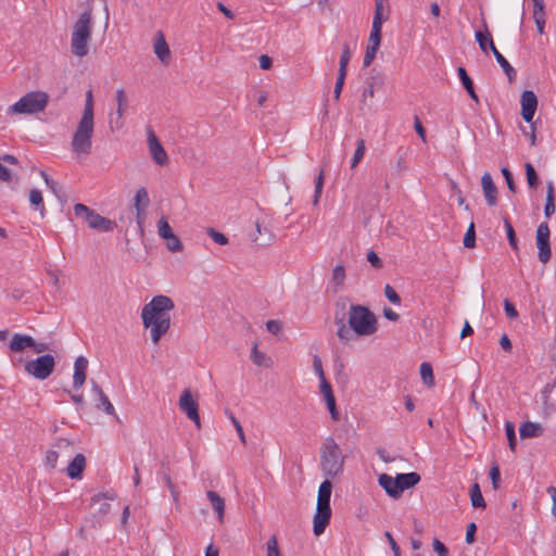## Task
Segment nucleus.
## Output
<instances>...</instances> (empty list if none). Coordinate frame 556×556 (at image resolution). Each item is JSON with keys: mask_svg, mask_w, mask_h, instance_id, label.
Returning <instances> with one entry per match:
<instances>
[{"mask_svg": "<svg viewBox=\"0 0 556 556\" xmlns=\"http://www.w3.org/2000/svg\"><path fill=\"white\" fill-rule=\"evenodd\" d=\"M504 226H505V229H506V233H507V239H508L509 245L514 250H518V242H517L515 230L513 228L511 223L507 218H504Z\"/></svg>", "mask_w": 556, "mask_h": 556, "instance_id": "48", "label": "nucleus"}, {"mask_svg": "<svg viewBox=\"0 0 556 556\" xmlns=\"http://www.w3.org/2000/svg\"><path fill=\"white\" fill-rule=\"evenodd\" d=\"M320 381V392L325 399V402H326V405L329 409V413L331 415V418L333 420H338L339 419V413L337 410V406H336V397L333 395V392H332V387L331 384L328 382V380L326 378H323V380H319Z\"/></svg>", "mask_w": 556, "mask_h": 556, "instance_id": "17", "label": "nucleus"}, {"mask_svg": "<svg viewBox=\"0 0 556 556\" xmlns=\"http://www.w3.org/2000/svg\"><path fill=\"white\" fill-rule=\"evenodd\" d=\"M332 492V483L326 478L318 489L316 511L313 517V532L316 536L323 534L330 522L331 507L330 497Z\"/></svg>", "mask_w": 556, "mask_h": 556, "instance_id": "4", "label": "nucleus"}, {"mask_svg": "<svg viewBox=\"0 0 556 556\" xmlns=\"http://www.w3.org/2000/svg\"><path fill=\"white\" fill-rule=\"evenodd\" d=\"M505 431L506 437L508 440V445L511 452H515L516 450V432H515V425L511 421L505 422Z\"/></svg>", "mask_w": 556, "mask_h": 556, "instance_id": "46", "label": "nucleus"}, {"mask_svg": "<svg viewBox=\"0 0 556 556\" xmlns=\"http://www.w3.org/2000/svg\"><path fill=\"white\" fill-rule=\"evenodd\" d=\"M366 146L364 139H358L356 142V149L353 155L351 167L355 168L365 155Z\"/></svg>", "mask_w": 556, "mask_h": 556, "instance_id": "43", "label": "nucleus"}, {"mask_svg": "<svg viewBox=\"0 0 556 556\" xmlns=\"http://www.w3.org/2000/svg\"><path fill=\"white\" fill-rule=\"evenodd\" d=\"M49 103V94L46 91L35 90L21 97L7 109L9 115L37 114L43 112Z\"/></svg>", "mask_w": 556, "mask_h": 556, "instance_id": "6", "label": "nucleus"}, {"mask_svg": "<svg viewBox=\"0 0 556 556\" xmlns=\"http://www.w3.org/2000/svg\"><path fill=\"white\" fill-rule=\"evenodd\" d=\"M323 186H324V172L321 170L318 174L317 178L315 179V191H314V197H313L314 205L318 204V201H319V198H320V194L323 191Z\"/></svg>", "mask_w": 556, "mask_h": 556, "instance_id": "50", "label": "nucleus"}, {"mask_svg": "<svg viewBox=\"0 0 556 556\" xmlns=\"http://www.w3.org/2000/svg\"><path fill=\"white\" fill-rule=\"evenodd\" d=\"M91 393L97 409H101L105 414L114 416L116 420H119L113 404L111 403L106 394L103 392L101 387L94 380H91Z\"/></svg>", "mask_w": 556, "mask_h": 556, "instance_id": "13", "label": "nucleus"}, {"mask_svg": "<svg viewBox=\"0 0 556 556\" xmlns=\"http://www.w3.org/2000/svg\"><path fill=\"white\" fill-rule=\"evenodd\" d=\"M149 203L150 199L147 189L143 187L139 188L135 195V207L138 217L144 213V208L149 205Z\"/></svg>", "mask_w": 556, "mask_h": 556, "instance_id": "31", "label": "nucleus"}, {"mask_svg": "<svg viewBox=\"0 0 556 556\" xmlns=\"http://www.w3.org/2000/svg\"><path fill=\"white\" fill-rule=\"evenodd\" d=\"M490 49L493 52V55L498 63V65L502 67L503 72L508 77L509 81L514 80L516 77V71L515 68L509 64V62L503 56V54L496 49L493 40H490Z\"/></svg>", "mask_w": 556, "mask_h": 556, "instance_id": "24", "label": "nucleus"}, {"mask_svg": "<svg viewBox=\"0 0 556 556\" xmlns=\"http://www.w3.org/2000/svg\"><path fill=\"white\" fill-rule=\"evenodd\" d=\"M457 73H458L459 79H460L463 86L465 87V89L467 90L469 97L473 101L479 102V98L473 89V83H472L471 78L468 76L466 70L464 67H458Z\"/></svg>", "mask_w": 556, "mask_h": 556, "instance_id": "32", "label": "nucleus"}, {"mask_svg": "<svg viewBox=\"0 0 556 556\" xmlns=\"http://www.w3.org/2000/svg\"><path fill=\"white\" fill-rule=\"evenodd\" d=\"M153 51L156 58L163 63L168 64L170 60V49L162 31H157L153 39Z\"/></svg>", "mask_w": 556, "mask_h": 556, "instance_id": "15", "label": "nucleus"}, {"mask_svg": "<svg viewBox=\"0 0 556 556\" xmlns=\"http://www.w3.org/2000/svg\"><path fill=\"white\" fill-rule=\"evenodd\" d=\"M549 235L551 232L547 223H541L536 228V247L539 250V260L544 264L547 263L552 256Z\"/></svg>", "mask_w": 556, "mask_h": 556, "instance_id": "10", "label": "nucleus"}, {"mask_svg": "<svg viewBox=\"0 0 556 556\" xmlns=\"http://www.w3.org/2000/svg\"><path fill=\"white\" fill-rule=\"evenodd\" d=\"M35 345V339L31 336L14 333L10 340L9 349L11 352L18 353Z\"/></svg>", "mask_w": 556, "mask_h": 556, "instance_id": "19", "label": "nucleus"}, {"mask_svg": "<svg viewBox=\"0 0 556 556\" xmlns=\"http://www.w3.org/2000/svg\"><path fill=\"white\" fill-rule=\"evenodd\" d=\"M556 389V383L546 384L543 391L544 405L548 409L556 410V402L553 400V392Z\"/></svg>", "mask_w": 556, "mask_h": 556, "instance_id": "39", "label": "nucleus"}, {"mask_svg": "<svg viewBox=\"0 0 556 556\" xmlns=\"http://www.w3.org/2000/svg\"><path fill=\"white\" fill-rule=\"evenodd\" d=\"M336 324L338 326L337 336L341 343L348 344L357 338L356 333L351 328V326L346 325L343 319H340V320L336 319Z\"/></svg>", "mask_w": 556, "mask_h": 556, "instance_id": "27", "label": "nucleus"}, {"mask_svg": "<svg viewBox=\"0 0 556 556\" xmlns=\"http://www.w3.org/2000/svg\"><path fill=\"white\" fill-rule=\"evenodd\" d=\"M59 458V452L54 450H50L46 454L45 465L50 469H54L56 467Z\"/></svg>", "mask_w": 556, "mask_h": 556, "instance_id": "53", "label": "nucleus"}, {"mask_svg": "<svg viewBox=\"0 0 556 556\" xmlns=\"http://www.w3.org/2000/svg\"><path fill=\"white\" fill-rule=\"evenodd\" d=\"M86 467V458L81 453L76 454L66 468V473L72 479H80Z\"/></svg>", "mask_w": 556, "mask_h": 556, "instance_id": "21", "label": "nucleus"}, {"mask_svg": "<svg viewBox=\"0 0 556 556\" xmlns=\"http://www.w3.org/2000/svg\"><path fill=\"white\" fill-rule=\"evenodd\" d=\"M115 100L117 102V109H116L117 121L115 122V128L119 129L123 127L122 119H123V116L128 106V99H127V96H126L124 89L121 88V89L116 90Z\"/></svg>", "mask_w": 556, "mask_h": 556, "instance_id": "25", "label": "nucleus"}, {"mask_svg": "<svg viewBox=\"0 0 556 556\" xmlns=\"http://www.w3.org/2000/svg\"><path fill=\"white\" fill-rule=\"evenodd\" d=\"M157 233L163 240L174 233L165 216H162L157 223Z\"/></svg>", "mask_w": 556, "mask_h": 556, "instance_id": "44", "label": "nucleus"}, {"mask_svg": "<svg viewBox=\"0 0 556 556\" xmlns=\"http://www.w3.org/2000/svg\"><path fill=\"white\" fill-rule=\"evenodd\" d=\"M476 531H477V526L475 522H470L468 526H467V531H466V542L468 544H471L473 543L475 541V534H476Z\"/></svg>", "mask_w": 556, "mask_h": 556, "instance_id": "63", "label": "nucleus"}, {"mask_svg": "<svg viewBox=\"0 0 556 556\" xmlns=\"http://www.w3.org/2000/svg\"><path fill=\"white\" fill-rule=\"evenodd\" d=\"M525 169H526V177H527L528 186L531 189H536L539 186V176H538L533 165L531 163H526Z\"/></svg>", "mask_w": 556, "mask_h": 556, "instance_id": "41", "label": "nucleus"}, {"mask_svg": "<svg viewBox=\"0 0 556 556\" xmlns=\"http://www.w3.org/2000/svg\"><path fill=\"white\" fill-rule=\"evenodd\" d=\"M88 359L85 356H78L74 363L73 387L79 390L87 378Z\"/></svg>", "mask_w": 556, "mask_h": 556, "instance_id": "16", "label": "nucleus"}, {"mask_svg": "<svg viewBox=\"0 0 556 556\" xmlns=\"http://www.w3.org/2000/svg\"><path fill=\"white\" fill-rule=\"evenodd\" d=\"M313 369L316 372V375L318 376L319 380H323V378H326L324 369H323V362L318 355H314V357H313Z\"/></svg>", "mask_w": 556, "mask_h": 556, "instance_id": "57", "label": "nucleus"}, {"mask_svg": "<svg viewBox=\"0 0 556 556\" xmlns=\"http://www.w3.org/2000/svg\"><path fill=\"white\" fill-rule=\"evenodd\" d=\"M55 359L51 354L40 355L26 362L25 371L38 380H46L53 372Z\"/></svg>", "mask_w": 556, "mask_h": 556, "instance_id": "9", "label": "nucleus"}, {"mask_svg": "<svg viewBox=\"0 0 556 556\" xmlns=\"http://www.w3.org/2000/svg\"><path fill=\"white\" fill-rule=\"evenodd\" d=\"M378 50L379 49L375 48L374 46H367L363 61L364 66H369L371 64V62L376 58Z\"/></svg>", "mask_w": 556, "mask_h": 556, "instance_id": "54", "label": "nucleus"}, {"mask_svg": "<svg viewBox=\"0 0 556 556\" xmlns=\"http://www.w3.org/2000/svg\"><path fill=\"white\" fill-rule=\"evenodd\" d=\"M92 33L91 10L83 12L75 22L71 37V51L78 58H84L89 52V41Z\"/></svg>", "mask_w": 556, "mask_h": 556, "instance_id": "3", "label": "nucleus"}, {"mask_svg": "<svg viewBox=\"0 0 556 556\" xmlns=\"http://www.w3.org/2000/svg\"><path fill=\"white\" fill-rule=\"evenodd\" d=\"M396 480L399 494L401 496L405 490L415 486L420 481V476L417 472L397 473Z\"/></svg>", "mask_w": 556, "mask_h": 556, "instance_id": "22", "label": "nucleus"}, {"mask_svg": "<svg viewBox=\"0 0 556 556\" xmlns=\"http://www.w3.org/2000/svg\"><path fill=\"white\" fill-rule=\"evenodd\" d=\"M546 492L549 494L553 505H552V515L556 517V488L555 486H548L546 489Z\"/></svg>", "mask_w": 556, "mask_h": 556, "instance_id": "64", "label": "nucleus"}, {"mask_svg": "<svg viewBox=\"0 0 556 556\" xmlns=\"http://www.w3.org/2000/svg\"><path fill=\"white\" fill-rule=\"evenodd\" d=\"M367 261L376 269H381L383 267V262L375 251H369L367 253Z\"/></svg>", "mask_w": 556, "mask_h": 556, "instance_id": "55", "label": "nucleus"}, {"mask_svg": "<svg viewBox=\"0 0 556 556\" xmlns=\"http://www.w3.org/2000/svg\"><path fill=\"white\" fill-rule=\"evenodd\" d=\"M166 241V248L173 252V253H176V252H181L182 249H184V245L181 243V241L179 240V238L173 233L172 236L167 237L165 239Z\"/></svg>", "mask_w": 556, "mask_h": 556, "instance_id": "47", "label": "nucleus"}, {"mask_svg": "<svg viewBox=\"0 0 556 556\" xmlns=\"http://www.w3.org/2000/svg\"><path fill=\"white\" fill-rule=\"evenodd\" d=\"M266 328L270 333L277 334L281 331L282 327L280 321L271 319L266 323Z\"/></svg>", "mask_w": 556, "mask_h": 556, "instance_id": "62", "label": "nucleus"}, {"mask_svg": "<svg viewBox=\"0 0 556 556\" xmlns=\"http://www.w3.org/2000/svg\"><path fill=\"white\" fill-rule=\"evenodd\" d=\"M175 304L167 295H155L141 309V319L144 328L150 329V337L154 344L170 328V312Z\"/></svg>", "mask_w": 556, "mask_h": 556, "instance_id": "1", "label": "nucleus"}, {"mask_svg": "<svg viewBox=\"0 0 556 556\" xmlns=\"http://www.w3.org/2000/svg\"><path fill=\"white\" fill-rule=\"evenodd\" d=\"M206 233L211 237V239L214 242H216L219 245H226L228 243V238L224 233L215 230L214 228H207Z\"/></svg>", "mask_w": 556, "mask_h": 556, "instance_id": "51", "label": "nucleus"}, {"mask_svg": "<svg viewBox=\"0 0 556 556\" xmlns=\"http://www.w3.org/2000/svg\"><path fill=\"white\" fill-rule=\"evenodd\" d=\"M381 30L382 24L372 23L367 46H374L379 49L381 43Z\"/></svg>", "mask_w": 556, "mask_h": 556, "instance_id": "37", "label": "nucleus"}, {"mask_svg": "<svg viewBox=\"0 0 556 556\" xmlns=\"http://www.w3.org/2000/svg\"><path fill=\"white\" fill-rule=\"evenodd\" d=\"M349 325L357 337L371 336L377 331V318L366 306L353 304L349 311Z\"/></svg>", "mask_w": 556, "mask_h": 556, "instance_id": "5", "label": "nucleus"}, {"mask_svg": "<svg viewBox=\"0 0 556 556\" xmlns=\"http://www.w3.org/2000/svg\"><path fill=\"white\" fill-rule=\"evenodd\" d=\"M344 455L332 437L324 440L320 446V468L328 479L336 478L343 472Z\"/></svg>", "mask_w": 556, "mask_h": 556, "instance_id": "2", "label": "nucleus"}, {"mask_svg": "<svg viewBox=\"0 0 556 556\" xmlns=\"http://www.w3.org/2000/svg\"><path fill=\"white\" fill-rule=\"evenodd\" d=\"M94 119L80 117L73 134L71 148L76 155H88L92 148Z\"/></svg>", "mask_w": 556, "mask_h": 556, "instance_id": "7", "label": "nucleus"}, {"mask_svg": "<svg viewBox=\"0 0 556 556\" xmlns=\"http://www.w3.org/2000/svg\"><path fill=\"white\" fill-rule=\"evenodd\" d=\"M114 498H115V495L113 493H109V492L98 493L92 496L91 503L93 505L99 503V508L97 509V514L99 516H105L111 510V504L106 501H113Z\"/></svg>", "mask_w": 556, "mask_h": 556, "instance_id": "23", "label": "nucleus"}, {"mask_svg": "<svg viewBox=\"0 0 556 556\" xmlns=\"http://www.w3.org/2000/svg\"><path fill=\"white\" fill-rule=\"evenodd\" d=\"M345 77H346L345 74L338 73V77H337L334 89H333V96H334L336 100H338L340 98L342 88L344 86Z\"/></svg>", "mask_w": 556, "mask_h": 556, "instance_id": "56", "label": "nucleus"}, {"mask_svg": "<svg viewBox=\"0 0 556 556\" xmlns=\"http://www.w3.org/2000/svg\"><path fill=\"white\" fill-rule=\"evenodd\" d=\"M502 174H503V176H504V178L506 180L507 188L511 192H515L516 191V186H515V182H514L513 175H511L510 170L507 167H503L502 168Z\"/></svg>", "mask_w": 556, "mask_h": 556, "instance_id": "61", "label": "nucleus"}, {"mask_svg": "<svg viewBox=\"0 0 556 556\" xmlns=\"http://www.w3.org/2000/svg\"><path fill=\"white\" fill-rule=\"evenodd\" d=\"M74 213L78 217H84L91 229L110 232L116 227V223L114 220L99 215L96 211L89 208L85 204H75Z\"/></svg>", "mask_w": 556, "mask_h": 556, "instance_id": "8", "label": "nucleus"}, {"mask_svg": "<svg viewBox=\"0 0 556 556\" xmlns=\"http://www.w3.org/2000/svg\"><path fill=\"white\" fill-rule=\"evenodd\" d=\"M29 202L35 210L39 211L41 215H43L45 204L42 193L39 189H31L29 191Z\"/></svg>", "mask_w": 556, "mask_h": 556, "instance_id": "36", "label": "nucleus"}, {"mask_svg": "<svg viewBox=\"0 0 556 556\" xmlns=\"http://www.w3.org/2000/svg\"><path fill=\"white\" fill-rule=\"evenodd\" d=\"M179 408L187 415V417L194 422V425L200 428V416H199V405L198 402L193 399L192 393L189 389L182 391L178 402Z\"/></svg>", "mask_w": 556, "mask_h": 556, "instance_id": "11", "label": "nucleus"}, {"mask_svg": "<svg viewBox=\"0 0 556 556\" xmlns=\"http://www.w3.org/2000/svg\"><path fill=\"white\" fill-rule=\"evenodd\" d=\"M420 376L425 384L432 387L434 384L433 369L429 363H421Z\"/></svg>", "mask_w": 556, "mask_h": 556, "instance_id": "40", "label": "nucleus"}, {"mask_svg": "<svg viewBox=\"0 0 556 556\" xmlns=\"http://www.w3.org/2000/svg\"><path fill=\"white\" fill-rule=\"evenodd\" d=\"M476 244V232H475V224L470 223L465 236H464V247L465 248H473Z\"/></svg>", "mask_w": 556, "mask_h": 556, "instance_id": "49", "label": "nucleus"}, {"mask_svg": "<svg viewBox=\"0 0 556 556\" xmlns=\"http://www.w3.org/2000/svg\"><path fill=\"white\" fill-rule=\"evenodd\" d=\"M432 546L438 556H450L447 547L439 539L433 540Z\"/></svg>", "mask_w": 556, "mask_h": 556, "instance_id": "58", "label": "nucleus"}, {"mask_svg": "<svg viewBox=\"0 0 556 556\" xmlns=\"http://www.w3.org/2000/svg\"><path fill=\"white\" fill-rule=\"evenodd\" d=\"M521 115L522 118L527 123H532L536 108H538V98L535 93L531 90H525L521 93Z\"/></svg>", "mask_w": 556, "mask_h": 556, "instance_id": "14", "label": "nucleus"}, {"mask_svg": "<svg viewBox=\"0 0 556 556\" xmlns=\"http://www.w3.org/2000/svg\"><path fill=\"white\" fill-rule=\"evenodd\" d=\"M81 117L83 118L94 119V114H93V94H92L91 90H88L86 92L85 106H84V110H83Z\"/></svg>", "mask_w": 556, "mask_h": 556, "instance_id": "42", "label": "nucleus"}, {"mask_svg": "<svg viewBox=\"0 0 556 556\" xmlns=\"http://www.w3.org/2000/svg\"><path fill=\"white\" fill-rule=\"evenodd\" d=\"M490 478H491L493 488L496 490L498 488L500 481H501L500 468L496 465L491 467Z\"/></svg>", "mask_w": 556, "mask_h": 556, "instance_id": "59", "label": "nucleus"}, {"mask_svg": "<svg viewBox=\"0 0 556 556\" xmlns=\"http://www.w3.org/2000/svg\"><path fill=\"white\" fill-rule=\"evenodd\" d=\"M346 278L345 267L341 264H338L333 267L331 274V286L334 292H338L343 288L344 281Z\"/></svg>", "mask_w": 556, "mask_h": 556, "instance_id": "28", "label": "nucleus"}, {"mask_svg": "<svg viewBox=\"0 0 556 556\" xmlns=\"http://www.w3.org/2000/svg\"><path fill=\"white\" fill-rule=\"evenodd\" d=\"M470 501L475 508H485V501L482 496L480 486L478 483H473L470 488Z\"/></svg>", "mask_w": 556, "mask_h": 556, "instance_id": "34", "label": "nucleus"}, {"mask_svg": "<svg viewBox=\"0 0 556 556\" xmlns=\"http://www.w3.org/2000/svg\"><path fill=\"white\" fill-rule=\"evenodd\" d=\"M351 56H352V52H351L350 45L349 43H344L343 48H342V51H341V54H340L339 71H338V73L346 75V73H348V65H349V62L351 60Z\"/></svg>", "mask_w": 556, "mask_h": 556, "instance_id": "35", "label": "nucleus"}, {"mask_svg": "<svg viewBox=\"0 0 556 556\" xmlns=\"http://www.w3.org/2000/svg\"><path fill=\"white\" fill-rule=\"evenodd\" d=\"M266 556H282L275 535L270 536L266 542Z\"/></svg>", "mask_w": 556, "mask_h": 556, "instance_id": "45", "label": "nucleus"}, {"mask_svg": "<svg viewBox=\"0 0 556 556\" xmlns=\"http://www.w3.org/2000/svg\"><path fill=\"white\" fill-rule=\"evenodd\" d=\"M378 483L389 496L393 498L400 497L396 476L393 478L388 473H381L378 477Z\"/></svg>", "mask_w": 556, "mask_h": 556, "instance_id": "20", "label": "nucleus"}, {"mask_svg": "<svg viewBox=\"0 0 556 556\" xmlns=\"http://www.w3.org/2000/svg\"><path fill=\"white\" fill-rule=\"evenodd\" d=\"M483 26L485 28L486 34H483L482 31L479 30V31H476L475 37H476V40H477L481 51H483L484 53H488V51L490 49L489 42H490V40H493V39H492V36L488 31L485 23H483Z\"/></svg>", "mask_w": 556, "mask_h": 556, "instance_id": "38", "label": "nucleus"}, {"mask_svg": "<svg viewBox=\"0 0 556 556\" xmlns=\"http://www.w3.org/2000/svg\"><path fill=\"white\" fill-rule=\"evenodd\" d=\"M390 16L389 0H375L372 23L383 24Z\"/></svg>", "mask_w": 556, "mask_h": 556, "instance_id": "26", "label": "nucleus"}, {"mask_svg": "<svg viewBox=\"0 0 556 556\" xmlns=\"http://www.w3.org/2000/svg\"><path fill=\"white\" fill-rule=\"evenodd\" d=\"M384 295L392 304H394V305L401 304L400 295L396 293V291L390 285L384 286Z\"/></svg>", "mask_w": 556, "mask_h": 556, "instance_id": "52", "label": "nucleus"}, {"mask_svg": "<svg viewBox=\"0 0 556 556\" xmlns=\"http://www.w3.org/2000/svg\"><path fill=\"white\" fill-rule=\"evenodd\" d=\"M147 142L154 162L161 166L165 165L168 162V155L151 127L147 129Z\"/></svg>", "mask_w": 556, "mask_h": 556, "instance_id": "12", "label": "nucleus"}, {"mask_svg": "<svg viewBox=\"0 0 556 556\" xmlns=\"http://www.w3.org/2000/svg\"><path fill=\"white\" fill-rule=\"evenodd\" d=\"M519 433L521 438H534L543 433V428L538 422L526 421L521 424Z\"/></svg>", "mask_w": 556, "mask_h": 556, "instance_id": "29", "label": "nucleus"}, {"mask_svg": "<svg viewBox=\"0 0 556 556\" xmlns=\"http://www.w3.org/2000/svg\"><path fill=\"white\" fill-rule=\"evenodd\" d=\"M251 359L252 362L260 366L269 368L273 366V361L269 356H267L265 353L258 351L257 345L254 344L252 352H251Z\"/></svg>", "mask_w": 556, "mask_h": 556, "instance_id": "33", "label": "nucleus"}, {"mask_svg": "<svg viewBox=\"0 0 556 556\" xmlns=\"http://www.w3.org/2000/svg\"><path fill=\"white\" fill-rule=\"evenodd\" d=\"M481 186L486 203L490 206L496 204L497 188L493 182L492 176L489 173H484L481 177Z\"/></svg>", "mask_w": 556, "mask_h": 556, "instance_id": "18", "label": "nucleus"}, {"mask_svg": "<svg viewBox=\"0 0 556 556\" xmlns=\"http://www.w3.org/2000/svg\"><path fill=\"white\" fill-rule=\"evenodd\" d=\"M207 498L217 514L218 520L222 522L224 519V511H225V501L223 497H220L215 491H207L206 493Z\"/></svg>", "mask_w": 556, "mask_h": 556, "instance_id": "30", "label": "nucleus"}, {"mask_svg": "<svg viewBox=\"0 0 556 556\" xmlns=\"http://www.w3.org/2000/svg\"><path fill=\"white\" fill-rule=\"evenodd\" d=\"M504 311L507 317L510 319H515L518 317V311L509 300L504 301Z\"/></svg>", "mask_w": 556, "mask_h": 556, "instance_id": "60", "label": "nucleus"}]
</instances>
